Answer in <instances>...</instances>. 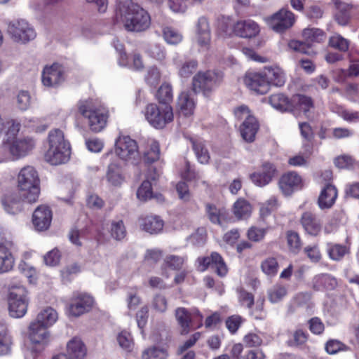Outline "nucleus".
Returning a JSON list of instances; mask_svg holds the SVG:
<instances>
[{"label":"nucleus","mask_w":359,"mask_h":359,"mask_svg":"<svg viewBox=\"0 0 359 359\" xmlns=\"http://www.w3.org/2000/svg\"><path fill=\"white\" fill-rule=\"evenodd\" d=\"M119 15L121 22L128 32H144L150 27L149 14L137 4L124 2L119 8Z\"/></svg>","instance_id":"f257e3e1"},{"label":"nucleus","mask_w":359,"mask_h":359,"mask_svg":"<svg viewBox=\"0 0 359 359\" xmlns=\"http://www.w3.org/2000/svg\"><path fill=\"white\" fill-rule=\"evenodd\" d=\"M48 149L45 159L52 165L67 163L71 154L69 142L65 140L64 133L60 129H53L48 133Z\"/></svg>","instance_id":"f03ea898"},{"label":"nucleus","mask_w":359,"mask_h":359,"mask_svg":"<svg viewBox=\"0 0 359 359\" xmlns=\"http://www.w3.org/2000/svg\"><path fill=\"white\" fill-rule=\"evenodd\" d=\"M79 114L88 121L90 130L93 133L102 131L107 125L108 116L101 107L97 100L88 98L77 103Z\"/></svg>","instance_id":"7ed1b4c3"},{"label":"nucleus","mask_w":359,"mask_h":359,"mask_svg":"<svg viewBox=\"0 0 359 359\" xmlns=\"http://www.w3.org/2000/svg\"><path fill=\"white\" fill-rule=\"evenodd\" d=\"M18 188L20 195L29 203L36 202L40 194V179L32 166L22 168L18 175Z\"/></svg>","instance_id":"20e7f679"},{"label":"nucleus","mask_w":359,"mask_h":359,"mask_svg":"<svg viewBox=\"0 0 359 359\" xmlns=\"http://www.w3.org/2000/svg\"><path fill=\"white\" fill-rule=\"evenodd\" d=\"M34 146L35 141L32 137H8L0 147V163L22 158L27 156Z\"/></svg>","instance_id":"39448f33"},{"label":"nucleus","mask_w":359,"mask_h":359,"mask_svg":"<svg viewBox=\"0 0 359 359\" xmlns=\"http://www.w3.org/2000/svg\"><path fill=\"white\" fill-rule=\"evenodd\" d=\"M7 300L8 311L11 317L20 318L27 311L29 299L27 290L20 283H13L8 286Z\"/></svg>","instance_id":"423d86ee"},{"label":"nucleus","mask_w":359,"mask_h":359,"mask_svg":"<svg viewBox=\"0 0 359 359\" xmlns=\"http://www.w3.org/2000/svg\"><path fill=\"white\" fill-rule=\"evenodd\" d=\"M223 80L222 72L206 71L199 72L193 78V90L195 93H203L208 96Z\"/></svg>","instance_id":"0eeeda50"},{"label":"nucleus","mask_w":359,"mask_h":359,"mask_svg":"<svg viewBox=\"0 0 359 359\" xmlns=\"http://www.w3.org/2000/svg\"><path fill=\"white\" fill-rule=\"evenodd\" d=\"M144 116L153 127L163 128L173 120L172 108L170 104H149L145 108Z\"/></svg>","instance_id":"6e6552de"},{"label":"nucleus","mask_w":359,"mask_h":359,"mask_svg":"<svg viewBox=\"0 0 359 359\" xmlns=\"http://www.w3.org/2000/svg\"><path fill=\"white\" fill-rule=\"evenodd\" d=\"M7 32L11 39L15 43L20 44H26L33 41L36 36V32L33 26L23 19L9 22Z\"/></svg>","instance_id":"1a4fd4ad"},{"label":"nucleus","mask_w":359,"mask_h":359,"mask_svg":"<svg viewBox=\"0 0 359 359\" xmlns=\"http://www.w3.org/2000/svg\"><path fill=\"white\" fill-rule=\"evenodd\" d=\"M266 25L276 33H283L290 29L296 21L295 15L287 8H281L264 18Z\"/></svg>","instance_id":"9d476101"},{"label":"nucleus","mask_w":359,"mask_h":359,"mask_svg":"<svg viewBox=\"0 0 359 359\" xmlns=\"http://www.w3.org/2000/svg\"><path fill=\"white\" fill-rule=\"evenodd\" d=\"M115 153L121 159L128 161L138 156V147L130 137H119L115 144Z\"/></svg>","instance_id":"9b49d317"},{"label":"nucleus","mask_w":359,"mask_h":359,"mask_svg":"<svg viewBox=\"0 0 359 359\" xmlns=\"http://www.w3.org/2000/svg\"><path fill=\"white\" fill-rule=\"evenodd\" d=\"M65 80V72L63 67L57 64L46 65L43 67L41 75V81L46 87H55Z\"/></svg>","instance_id":"f8f14e48"},{"label":"nucleus","mask_w":359,"mask_h":359,"mask_svg":"<svg viewBox=\"0 0 359 359\" xmlns=\"http://www.w3.org/2000/svg\"><path fill=\"white\" fill-rule=\"evenodd\" d=\"M197 260L202 271L211 266L221 277L225 276L228 272L227 266L222 257L216 252H211L210 256L198 257Z\"/></svg>","instance_id":"ddd939ff"},{"label":"nucleus","mask_w":359,"mask_h":359,"mask_svg":"<svg viewBox=\"0 0 359 359\" xmlns=\"http://www.w3.org/2000/svg\"><path fill=\"white\" fill-rule=\"evenodd\" d=\"M244 83L250 90L257 94L264 95L269 90L263 70L260 72H248L244 77Z\"/></svg>","instance_id":"4468645a"},{"label":"nucleus","mask_w":359,"mask_h":359,"mask_svg":"<svg viewBox=\"0 0 359 359\" xmlns=\"http://www.w3.org/2000/svg\"><path fill=\"white\" fill-rule=\"evenodd\" d=\"M48 328L36 320H33L29 326V337L32 343L44 347L50 341Z\"/></svg>","instance_id":"2eb2a0df"},{"label":"nucleus","mask_w":359,"mask_h":359,"mask_svg":"<svg viewBox=\"0 0 359 359\" xmlns=\"http://www.w3.org/2000/svg\"><path fill=\"white\" fill-rule=\"evenodd\" d=\"M300 224L305 232L312 236H317L323 229L321 219L316 214L311 211H305L300 218Z\"/></svg>","instance_id":"dca6fc26"},{"label":"nucleus","mask_w":359,"mask_h":359,"mask_svg":"<svg viewBox=\"0 0 359 359\" xmlns=\"http://www.w3.org/2000/svg\"><path fill=\"white\" fill-rule=\"evenodd\" d=\"M94 303L93 298L86 294H80L72 300L69 307L71 316L77 317L89 311Z\"/></svg>","instance_id":"f3484780"},{"label":"nucleus","mask_w":359,"mask_h":359,"mask_svg":"<svg viewBox=\"0 0 359 359\" xmlns=\"http://www.w3.org/2000/svg\"><path fill=\"white\" fill-rule=\"evenodd\" d=\"M276 172L273 164L265 162L262 165L261 172H255L250 175L252 182L258 187H262L269 184Z\"/></svg>","instance_id":"a211bd4d"},{"label":"nucleus","mask_w":359,"mask_h":359,"mask_svg":"<svg viewBox=\"0 0 359 359\" xmlns=\"http://www.w3.org/2000/svg\"><path fill=\"white\" fill-rule=\"evenodd\" d=\"M23 201L25 200L20 196L19 191H9L2 196L1 204L8 214L15 215L22 210Z\"/></svg>","instance_id":"6ab92c4d"},{"label":"nucleus","mask_w":359,"mask_h":359,"mask_svg":"<svg viewBox=\"0 0 359 359\" xmlns=\"http://www.w3.org/2000/svg\"><path fill=\"white\" fill-rule=\"evenodd\" d=\"M52 221V212L46 205L39 206L32 215V222L35 229L39 231H45L48 229Z\"/></svg>","instance_id":"aec40b11"},{"label":"nucleus","mask_w":359,"mask_h":359,"mask_svg":"<svg viewBox=\"0 0 359 359\" xmlns=\"http://www.w3.org/2000/svg\"><path fill=\"white\" fill-rule=\"evenodd\" d=\"M196 39L201 47L208 48L211 39V31L208 20L201 16L196 23Z\"/></svg>","instance_id":"412c9836"},{"label":"nucleus","mask_w":359,"mask_h":359,"mask_svg":"<svg viewBox=\"0 0 359 359\" xmlns=\"http://www.w3.org/2000/svg\"><path fill=\"white\" fill-rule=\"evenodd\" d=\"M302 179L297 173L290 172L283 175L279 180V188L285 196L290 195L300 187Z\"/></svg>","instance_id":"4be33fe9"},{"label":"nucleus","mask_w":359,"mask_h":359,"mask_svg":"<svg viewBox=\"0 0 359 359\" xmlns=\"http://www.w3.org/2000/svg\"><path fill=\"white\" fill-rule=\"evenodd\" d=\"M236 35L242 38H252L260 32L259 25L250 20H240L235 23Z\"/></svg>","instance_id":"5701e85b"},{"label":"nucleus","mask_w":359,"mask_h":359,"mask_svg":"<svg viewBox=\"0 0 359 359\" xmlns=\"http://www.w3.org/2000/svg\"><path fill=\"white\" fill-rule=\"evenodd\" d=\"M140 229L150 234H157L163 228L164 222L157 215H147L139 219Z\"/></svg>","instance_id":"b1692460"},{"label":"nucleus","mask_w":359,"mask_h":359,"mask_svg":"<svg viewBox=\"0 0 359 359\" xmlns=\"http://www.w3.org/2000/svg\"><path fill=\"white\" fill-rule=\"evenodd\" d=\"M312 288L316 291L334 290L338 285L337 279L328 273L316 275L311 281Z\"/></svg>","instance_id":"393cba45"},{"label":"nucleus","mask_w":359,"mask_h":359,"mask_svg":"<svg viewBox=\"0 0 359 359\" xmlns=\"http://www.w3.org/2000/svg\"><path fill=\"white\" fill-rule=\"evenodd\" d=\"M269 87L270 85L280 87L286 81L284 71L278 66L266 67L263 69Z\"/></svg>","instance_id":"a878e982"},{"label":"nucleus","mask_w":359,"mask_h":359,"mask_svg":"<svg viewBox=\"0 0 359 359\" xmlns=\"http://www.w3.org/2000/svg\"><path fill=\"white\" fill-rule=\"evenodd\" d=\"M66 355L70 359H84L87 354V348L80 338L74 337L67 344Z\"/></svg>","instance_id":"bb28decb"},{"label":"nucleus","mask_w":359,"mask_h":359,"mask_svg":"<svg viewBox=\"0 0 359 359\" xmlns=\"http://www.w3.org/2000/svg\"><path fill=\"white\" fill-rule=\"evenodd\" d=\"M196 103L194 95L191 92L184 91L180 93L177 99V107L180 113L184 116L193 114Z\"/></svg>","instance_id":"cd10ccee"},{"label":"nucleus","mask_w":359,"mask_h":359,"mask_svg":"<svg viewBox=\"0 0 359 359\" xmlns=\"http://www.w3.org/2000/svg\"><path fill=\"white\" fill-rule=\"evenodd\" d=\"M337 197L336 188L332 184H327L321 191L318 203L320 209L330 208Z\"/></svg>","instance_id":"c85d7f7f"},{"label":"nucleus","mask_w":359,"mask_h":359,"mask_svg":"<svg viewBox=\"0 0 359 359\" xmlns=\"http://www.w3.org/2000/svg\"><path fill=\"white\" fill-rule=\"evenodd\" d=\"M192 309L189 311L184 307H179L175 310V318L180 327L181 334H187L191 331V318Z\"/></svg>","instance_id":"c756f323"},{"label":"nucleus","mask_w":359,"mask_h":359,"mask_svg":"<svg viewBox=\"0 0 359 359\" xmlns=\"http://www.w3.org/2000/svg\"><path fill=\"white\" fill-rule=\"evenodd\" d=\"M258 130L259 123L255 118H250L243 121L240 128L242 137L248 142L255 140Z\"/></svg>","instance_id":"7c9ffc66"},{"label":"nucleus","mask_w":359,"mask_h":359,"mask_svg":"<svg viewBox=\"0 0 359 359\" xmlns=\"http://www.w3.org/2000/svg\"><path fill=\"white\" fill-rule=\"evenodd\" d=\"M15 259L6 244L0 243V274L11 271Z\"/></svg>","instance_id":"2f4dec72"},{"label":"nucleus","mask_w":359,"mask_h":359,"mask_svg":"<svg viewBox=\"0 0 359 359\" xmlns=\"http://www.w3.org/2000/svg\"><path fill=\"white\" fill-rule=\"evenodd\" d=\"M189 140L198 161L201 164L208 163L210 156L205 142L194 138H190Z\"/></svg>","instance_id":"473e14b6"},{"label":"nucleus","mask_w":359,"mask_h":359,"mask_svg":"<svg viewBox=\"0 0 359 359\" xmlns=\"http://www.w3.org/2000/svg\"><path fill=\"white\" fill-rule=\"evenodd\" d=\"M106 179L111 186L119 187L125 181V176L117 164L111 163L107 170Z\"/></svg>","instance_id":"72a5a7b5"},{"label":"nucleus","mask_w":359,"mask_h":359,"mask_svg":"<svg viewBox=\"0 0 359 359\" xmlns=\"http://www.w3.org/2000/svg\"><path fill=\"white\" fill-rule=\"evenodd\" d=\"M57 319L58 313L56 310L50 306H47L41 310L35 320L50 327L56 323Z\"/></svg>","instance_id":"f704fd0d"},{"label":"nucleus","mask_w":359,"mask_h":359,"mask_svg":"<svg viewBox=\"0 0 359 359\" xmlns=\"http://www.w3.org/2000/svg\"><path fill=\"white\" fill-rule=\"evenodd\" d=\"M327 251L329 257L334 261H340L350 253L348 246L337 243H328Z\"/></svg>","instance_id":"c9c22d12"},{"label":"nucleus","mask_w":359,"mask_h":359,"mask_svg":"<svg viewBox=\"0 0 359 359\" xmlns=\"http://www.w3.org/2000/svg\"><path fill=\"white\" fill-rule=\"evenodd\" d=\"M233 212L238 219H247L251 215L252 206L246 200L239 198L233 204Z\"/></svg>","instance_id":"e433bc0d"},{"label":"nucleus","mask_w":359,"mask_h":359,"mask_svg":"<svg viewBox=\"0 0 359 359\" xmlns=\"http://www.w3.org/2000/svg\"><path fill=\"white\" fill-rule=\"evenodd\" d=\"M108 231L111 238L116 241L123 239L127 234L126 229L123 220H114L111 222Z\"/></svg>","instance_id":"4c0bfd02"},{"label":"nucleus","mask_w":359,"mask_h":359,"mask_svg":"<svg viewBox=\"0 0 359 359\" xmlns=\"http://www.w3.org/2000/svg\"><path fill=\"white\" fill-rule=\"evenodd\" d=\"M260 268L265 275L273 277L278 271L279 265L276 258L269 257L262 261Z\"/></svg>","instance_id":"58836bf2"},{"label":"nucleus","mask_w":359,"mask_h":359,"mask_svg":"<svg viewBox=\"0 0 359 359\" xmlns=\"http://www.w3.org/2000/svg\"><path fill=\"white\" fill-rule=\"evenodd\" d=\"M156 98L161 105L170 104L173 99L172 86L166 83H163L158 90Z\"/></svg>","instance_id":"ea45409f"},{"label":"nucleus","mask_w":359,"mask_h":359,"mask_svg":"<svg viewBox=\"0 0 359 359\" xmlns=\"http://www.w3.org/2000/svg\"><path fill=\"white\" fill-rule=\"evenodd\" d=\"M163 36L164 40L170 45H177L183 39L182 33L172 27L163 28Z\"/></svg>","instance_id":"a19ab883"},{"label":"nucleus","mask_w":359,"mask_h":359,"mask_svg":"<svg viewBox=\"0 0 359 359\" xmlns=\"http://www.w3.org/2000/svg\"><path fill=\"white\" fill-rule=\"evenodd\" d=\"M206 212L209 219L214 224H219L221 219L226 215V210L224 208H217L215 205L208 203L206 205Z\"/></svg>","instance_id":"79ce46f5"},{"label":"nucleus","mask_w":359,"mask_h":359,"mask_svg":"<svg viewBox=\"0 0 359 359\" xmlns=\"http://www.w3.org/2000/svg\"><path fill=\"white\" fill-rule=\"evenodd\" d=\"M337 6L338 11L335 13V18L341 25H346L349 20L348 5L341 3L339 0H332Z\"/></svg>","instance_id":"37998d69"},{"label":"nucleus","mask_w":359,"mask_h":359,"mask_svg":"<svg viewBox=\"0 0 359 359\" xmlns=\"http://www.w3.org/2000/svg\"><path fill=\"white\" fill-rule=\"evenodd\" d=\"M328 44L341 52H346L349 48L350 41L340 34H334L330 37Z\"/></svg>","instance_id":"c03bdc74"},{"label":"nucleus","mask_w":359,"mask_h":359,"mask_svg":"<svg viewBox=\"0 0 359 359\" xmlns=\"http://www.w3.org/2000/svg\"><path fill=\"white\" fill-rule=\"evenodd\" d=\"M270 104L280 111H287L290 109L289 100L283 94H274L269 97Z\"/></svg>","instance_id":"a18cd8bd"},{"label":"nucleus","mask_w":359,"mask_h":359,"mask_svg":"<svg viewBox=\"0 0 359 359\" xmlns=\"http://www.w3.org/2000/svg\"><path fill=\"white\" fill-rule=\"evenodd\" d=\"M11 339L8 334L7 327L5 325H0V355H6L10 353Z\"/></svg>","instance_id":"49530a36"},{"label":"nucleus","mask_w":359,"mask_h":359,"mask_svg":"<svg viewBox=\"0 0 359 359\" xmlns=\"http://www.w3.org/2000/svg\"><path fill=\"white\" fill-rule=\"evenodd\" d=\"M292 101L298 109L305 114L309 112L310 109L313 107L312 99L306 95H295L292 97Z\"/></svg>","instance_id":"de8ad7c7"},{"label":"nucleus","mask_w":359,"mask_h":359,"mask_svg":"<svg viewBox=\"0 0 359 359\" xmlns=\"http://www.w3.org/2000/svg\"><path fill=\"white\" fill-rule=\"evenodd\" d=\"M303 37L309 42H321L325 39V33L317 28L304 29L302 32Z\"/></svg>","instance_id":"09e8293b"},{"label":"nucleus","mask_w":359,"mask_h":359,"mask_svg":"<svg viewBox=\"0 0 359 359\" xmlns=\"http://www.w3.org/2000/svg\"><path fill=\"white\" fill-rule=\"evenodd\" d=\"M137 197L142 202H145L152 198L153 191L151 184L148 180H144L138 188L137 191Z\"/></svg>","instance_id":"8fccbe9b"},{"label":"nucleus","mask_w":359,"mask_h":359,"mask_svg":"<svg viewBox=\"0 0 359 359\" xmlns=\"http://www.w3.org/2000/svg\"><path fill=\"white\" fill-rule=\"evenodd\" d=\"M24 127L29 131L41 133L46 130L47 126L41 123V120L38 118H25L23 121Z\"/></svg>","instance_id":"3c124183"},{"label":"nucleus","mask_w":359,"mask_h":359,"mask_svg":"<svg viewBox=\"0 0 359 359\" xmlns=\"http://www.w3.org/2000/svg\"><path fill=\"white\" fill-rule=\"evenodd\" d=\"M145 82L151 88H155L161 80V73L156 67H149L144 76Z\"/></svg>","instance_id":"603ef678"},{"label":"nucleus","mask_w":359,"mask_h":359,"mask_svg":"<svg viewBox=\"0 0 359 359\" xmlns=\"http://www.w3.org/2000/svg\"><path fill=\"white\" fill-rule=\"evenodd\" d=\"M287 294V289L281 285H275L268 291L269 299L272 303H277Z\"/></svg>","instance_id":"864d4df0"},{"label":"nucleus","mask_w":359,"mask_h":359,"mask_svg":"<svg viewBox=\"0 0 359 359\" xmlns=\"http://www.w3.org/2000/svg\"><path fill=\"white\" fill-rule=\"evenodd\" d=\"M144 158L147 162L153 163L160 158L159 144L155 140H151L149 149L144 153Z\"/></svg>","instance_id":"5fc2aeb1"},{"label":"nucleus","mask_w":359,"mask_h":359,"mask_svg":"<svg viewBox=\"0 0 359 359\" xmlns=\"http://www.w3.org/2000/svg\"><path fill=\"white\" fill-rule=\"evenodd\" d=\"M287 242L290 251L297 254L302 248L301 240L297 232L290 231L287 233Z\"/></svg>","instance_id":"6e6d98bb"},{"label":"nucleus","mask_w":359,"mask_h":359,"mask_svg":"<svg viewBox=\"0 0 359 359\" xmlns=\"http://www.w3.org/2000/svg\"><path fill=\"white\" fill-rule=\"evenodd\" d=\"M334 164L339 168H359V162L355 161L351 156L343 155L334 159Z\"/></svg>","instance_id":"4d7b16f0"},{"label":"nucleus","mask_w":359,"mask_h":359,"mask_svg":"<svg viewBox=\"0 0 359 359\" xmlns=\"http://www.w3.org/2000/svg\"><path fill=\"white\" fill-rule=\"evenodd\" d=\"M119 346L127 351H130L133 347V339L127 331L121 332L117 336Z\"/></svg>","instance_id":"13d9d810"},{"label":"nucleus","mask_w":359,"mask_h":359,"mask_svg":"<svg viewBox=\"0 0 359 359\" xmlns=\"http://www.w3.org/2000/svg\"><path fill=\"white\" fill-rule=\"evenodd\" d=\"M267 231L268 228H259L252 226L248 230L247 236L252 241L259 242L264 239Z\"/></svg>","instance_id":"bf43d9fd"},{"label":"nucleus","mask_w":359,"mask_h":359,"mask_svg":"<svg viewBox=\"0 0 359 359\" xmlns=\"http://www.w3.org/2000/svg\"><path fill=\"white\" fill-rule=\"evenodd\" d=\"M167 354L163 349L155 346L145 349L142 354V359H164Z\"/></svg>","instance_id":"052dcab7"},{"label":"nucleus","mask_w":359,"mask_h":359,"mask_svg":"<svg viewBox=\"0 0 359 359\" xmlns=\"http://www.w3.org/2000/svg\"><path fill=\"white\" fill-rule=\"evenodd\" d=\"M197 66L196 60H191L185 62L179 69V75L183 78H188L196 71Z\"/></svg>","instance_id":"680f3d73"},{"label":"nucleus","mask_w":359,"mask_h":359,"mask_svg":"<svg viewBox=\"0 0 359 359\" xmlns=\"http://www.w3.org/2000/svg\"><path fill=\"white\" fill-rule=\"evenodd\" d=\"M337 113L339 116L347 122L357 123L359 121V111L347 110L339 107Z\"/></svg>","instance_id":"e2e57ef3"},{"label":"nucleus","mask_w":359,"mask_h":359,"mask_svg":"<svg viewBox=\"0 0 359 359\" xmlns=\"http://www.w3.org/2000/svg\"><path fill=\"white\" fill-rule=\"evenodd\" d=\"M304 253L313 262H318L321 259L322 255L317 245H308L305 247Z\"/></svg>","instance_id":"0e129e2a"},{"label":"nucleus","mask_w":359,"mask_h":359,"mask_svg":"<svg viewBox=\"0 0 359 359\" xmlns=\"http://www.w3.org/2000/svg\"><path fill=\"white\" fill-rule=\"evenodd\" d=\"M184 257H179L176 255H169L166 257L165 259V262L168 266L170 268L177 270L182 268L184 262Z\"/></svg>","instance_id":"69168bd1"},{"label":"nucleus","mask_w":359,"mask_h":359,"mask_svg":"<svg viewBox=\"0 0 359 359\" xmlns=\"http://www.w3.org/2000/svg\"><path fill=\"white\" fill-rule=\"evenodd\" d=\"M152 306L156 311L163 313L167 310L168 302L164 296L156 294L154 297Z\"/></svg>","instance_id":"338daca9"},{"label":"nucleus","mask_w":359,"mask_h":359,"mask_svg":"<svg viewBox=\"0 0 359 359\" xmlns=\"http://www.w3.org/2000/svg\"><path fill=\"white\" fill-rule=\"evenodd\" d=\"M30 105V96L26 91H21L17 96V106L22 111L27 110Z\"/></svg>","instance_id":"774afa93"}]
</instances>
